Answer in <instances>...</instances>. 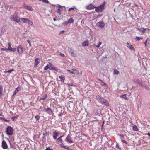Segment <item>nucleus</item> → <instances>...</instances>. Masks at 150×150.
<instances>
[{"mask_svg":"<svg viewBox=\"0 0 150 150\" xmlns=\"http://www.w3.org/2000/svg\"><path fill=\"white\" fill-rule=\"evenodd\" d=\"M14 71V69H12L11 70H8L7 71H6V72L10 73L12 71Z\"/></svg>","mask_w":150,"mask_h":150,"instance_id":"nucleus-47","label":"nucleus"},{"mask_svg":"<svg viewBox=\"0 0 150 150\" xmlns=\"http://www.w3.org/2000/svg\"><path fill=\"white\" fill-rule=\"evenodd\" d=\"M63 136H64V135H62L59 138H57V141L58 142L60 143H62L63 142V141L61 139V138L63 137Z\"/></svg>","mask_w":150,"mask_h":150,"instance_id":"nucleus-16","label":"nucleus"},{"mask_svg":"<svg viewBox=\"0 0 150 150\" xmlns=\"http://www.w3.org/2000/svg\"><path fill=\"white\" fill-rule=\"evenodd\" d=\"M126 94H124V95H122L120 96V97L121 98H122L126 100H127V98L126 96Z\"/></svg>","mask_w":150,"mask_h":150,"instance_id":"nucleus-24","label":"nucleus"},{"mask_svg":"<svg viewBox=\"0 0 150 150\" xmlns=\"http://www.w3.org/2000/svg\"><path fill=\"white\" fill-rule=\"evenodd\" d=\"M132 129L134 131H137L138 130L137 126L136 125H134L132 127Z\"/></svg>","mask_w":150,"mask_h":150,"instance_id":"nucleus-23","label":"nucleus"},{"mask_svg":"<svg viewBox=\"0 0 150 150\" xmlns=\"http://www.w3.org/2000/svg\"><path fill=\"white\" fill-rule=\"evenodd\" d=\"M133 81L136 83H139L140 82L137 79H133Z\"/></svg>","mask_w":150,"mask_h":150,"instance_id":"nucleus-31","label":"nucleus"},{"mask_svg":"<svg viewBox=\"0 0 150 150\" xmlns=\"http://www.w3.org/2000/svg\"><path fill=\"white\" fill-rule=\"evenodd\" d=\"M64 32V31L63 30L60 32V33H62Z\"/></svg>","mask_w":150,"mask_h":150,"instance_id":"nucleus-61","label":"nucleus"},{"mask_svg":"<svg viewBox=\"0 0 150 150\" xmlns=\"http://www.w3.org/2000/svg\"><path fill=\"white\" fill-rule=\"evenodd\" d=\"M47 95H45L44 96H43V97L42 98H41L40 99V100H45V99H46V98H47Z\"/></svg>","mask_w":150,"mask_h":150,"instance_id":"nucleus-36","label":"nucleus"},{"mask_svg":"<svg viewBox=\"0 0 150 150\" xmlns=\"http://www.w3.org/2000/svg\"><path fill=\"white\" fill-rule=\"evenodd\" d=\"M7 29V27L5 26H3L2 28L1 29V31L3 32H5L6 31Z\"/></svg>","mask_w":150,"mask_h":150,"instance_id":"nucleus-21","label":"nucleus"},{"mask_svg":"<svg viewBox=\"0 0 150 150\" xmlns=\"http://www.w3.org/2000/svg\"><path fill=\"white\" fill-rule=\"evenodd\" d=\"M65 140L66 141L69 143H72L73 142V141L72 140L70 134H68Z\"/></svg>","mask_w":150,"mask_h":150,"instance_id":"nucleus-6","label":"nucleus"},{"mask_svg":"<svg viewBox=\"0 0 150 150\" xmlns=\"http://www.w3.org/2000/svg\"><path fill=\"white\" fill-rule=\"evenodd\" d=\"M3 87L2 85H0V97H1L3 95Z\"/></svg>","mask_w":150,"mask_h":150,"instance_id":"nucleus-17","label":"nucleus"},{"mask_svg":"<svg viewBox=\"0 0 150 150\" xmlns=\"http://www.w3.org/2000/svg\"><path fill=\"white\" fill-rule=\"evenodd\" d=\"M50 67L49 69L50 70H53L56 71H58V69L52 66V64L51 63H50Z\"/></svg>","mask_w":150,"mask_h":150,"instance_id":"nucleus-10","label":"nucleus"},{"mask_svg":"<svg viewBox=\"0 0 150 150\" xmlns=\"http://www.w3.org/2000/svg\"><path fill=\"white\" fill-rule=\"evenodd\" d=\"M56 12L59 15H60L61 14V11L60 8H58L56 10Z\"/></svg>","mask_w":150,"mask_h":150,"instance_id":"nucleus-30","label":"nucleus"},{"mask_svg":"<svg viewBox=\"0 0 150 150\" xmlns=\"http://www.w3.org/2000/svg\"><path fill=\"white\" fill-rule=\"evenodd\" d=\"M89 45V42L88 41H84L82 44V46L83 47L88 46Z\"/></svg>","mask_w":150,"mask_h":150,"instance_id":"nucleus-13","label":"nucleus"},{"mask_svg":"<svg viewBox=\"0 0 150 150\" xmlns=\"http://www.w3.org/2000/svg\"><path fill=\"white\" fill-rule=\"evenodd\" d=\"M96 25L101 28H103L105 26V24L102 21L99 22L97 23Z\"/></svg>","mask_w":150,"mask_h":150,"instance_id":"nucleus-7","label":"nucleus"},{"mask_svg":"<svg viewBox=\"0 0 150 150\" xmlns=\"http://www.w3.org/2000/svg\"><path fill=\"white\" fill-rule=\"evenodd\" d=\"M35 117L37 120H38L40 118V116L39 115H36L35 116Z\"/></svg>","mask_w":150,"mask_h":150,"instance_id":"nucleus-40","label":"nucleus"},{"mask_svg":"<svg viewBox=\"0 0 150 150\" xmlns=\"http://www.w3.org/2000/svg\"><path fill=\"white\" fill-rule=\"evenodd\" d=\"M10 19L11 21H13L16 22L17 23H18L21 21V18H19L18 14L17 13H14L11 15L10 18Z\"/></svg>","mask_w":150,"mask_h":150,"instance_id":"nucleus-2","label":"nucleus"},{"mask_svg":"<svg viewBox=\"0 0 150 150\" xmlns=\"http://www.w3.org/2000/svg\"><path fill=\"white\" fill-rule=\"evenodd\" d=\"M17 51L18 52L19 54L23 53V49L21 45H19L17 47Z\"/></svg>","mask_w":150,"mask_h":150,"instance_id":"nucleus-5","label":"nucleus"},{"mask_svg":"<svg viewBox=\"0 0 150 150\" xmlns=\"http://www.w3.org/2000/svg\"><path fill=\"white\" fill-rule=\"evenodd\" d=\"M105 2L104 1L103 2V4H102V5H103V7L104 8V6L105 5Z\"/></svg>","mask_w":150,"mask_h":150,"instance_id":"nucleus-56","label":"nucleus"},{"mask_svg":"<svg viewBox=\"0 0 150 150\" xmlns=\"http://www.w3.org/2000/svg\"><path fill=\"white\" fill-rule=\"evenodd\" d=\"M120 136H121V137H122L123 138H124V136L123 134H121L120 135Z\"/></svg>","mask_w":150,"mask_h":150,"instance_id":"nucleus-60","label":"nucleus"},{"mask_svg":"<svg viewBox=\"0 0 150 150\" xmlns=\"http://www.w3.org/2000/svg\"><path fill=\"white\" fill-rule=\"evenodd\" d=\"M45 111L48 114H50L53 113L52 111L51 110L50 108H49L45 109Z\"/></svg>","mask_w":150,"mask_h":150,"instance_id":"nucleus-15","label":"nucleus"},{"mask_svg":"<svg viewBox=\"0 0 150 150\" xmlns=\"http://www.w3.org/2000/svg\"><path fill=\"white\" fill-rule=\"evenodd\" d=\"M4 121H6V122H9V120H6V119H4Z\"/></svg>","mask_w":150,"mask_h":150,"instance_id":"nucleus-59","label":"nucleus"},{"mask_svg":"<svg viewBox=\"0 0 150 150\" xmlns=\"http://www.w3.org/2000/svg\"><path fill=\"white\" fill-rule=\"evenodd\" d=\"M21 90V88L19 87H18L16 88L15 91H14L13 95L16 94V93L19 91Z\"/></svg>","mask_w":150,"mask_h":150,"instance_id":"nucleus-19","label":"nucleus"},{"mask_svg":"<svg viewBox=\"0 0 150 150\" xmlns=\"http://www.w3.org/2000/svg\"><path fill=\"white\" fill-rule=\"evenodd\" d=\"M127 47L129 48L130 49L132 50L133 51H135V49L130 44L127 43Z\"/></svg>","mask_w":150,"mask_h":150,"instance_id":"nucleus-12","label":"nucleus"},{"mask_svg":"<svg viewBox=\"0 0 150 150\" xmlns=\"http://www.w3.org/2000/svg\"><path fill=\"white\" fill-rule=\"evenodd\" d=\"M57 7H59V8H61L62 7V6L59 5V4H58L57 6H56Z\"/></svg>","mask_w":150,"mask_h":150,"instance_id":"nucleus-53","label":"nucleus"},{"mask_svg":"<svg viewBox=\"0 0 150 150\" xmlns=\"http://www.w3.org/2000/svg\"><path fill=\"white\" fill-rule=\"evenodd\" d=\"M116 147H117V148H118L119 149H120V148H119V145H118V144L117 143V144H116Z\"/></svg>","mask_w":150,"mask_h":150,"instance_id":"nucleus-54","label":"nucleus"},{"mask_svg":"<svg viewBox=\"0 0 150 150\" xmlns=\"http://www.w3.org/2000/svg\"><path fill=\"white\" fill-rule=\"evenodd\" d=\"M42 1L43 2L46 3H49V1L48 0H42Z\"/></svg>","mask_w":150,"mask_h":150,"instance_id":"nucleus-42","label":"nucleus"},{"mask_svg":"<svg viewBox=\"0 0 150 150\" xmlns=\"http://www.w3.org/2000/svg\"><path fill=\"white\" fill-rule=\"evenodd\" d=\"M38 58H36L35 59V63H34V66L35 67H37V66L38 65L39 63V62L38 61Z\"/></svg>","mask_w":150,"mask_h":150,"instance_id":"nucleus-18","label":"nucleus"},{"mask_svg":"<svg viewBox=\"0 0 150 150\" xmlns=\"http://www.w3.org/2000/svg\"><path fill=\"white\" fill-rule=\"evenodd\" d=\"M53 137L54 139H56L57 137L58 136L59 133L57 132L56 131L53 132Z\"/></svg>","mask_w":150,"mask_h":150,"instance_id":"nucleus-11","label":"nucleus"},{"mask_svg":"<svg viewBox=\"0 0 150 150\" xmlns=\"http://www.w3.org/2000/svg\"><path fill=\"white\" fill-rule=\"evenodd\" d=\"M61 115V114H60V115H59V117Z\"/></svg>","mask_w":150,"mask_h":150,"instance_id":"nucleus-64","label":"nucleus"},{"mask_svg":"<svg viewBox=\"0 0 150 150\" xmlns=\"http://www.w3.org/2000/svg\"><path fill=\"white\" fill-rule=\"evenodd\" d=\"M96 8V6H94L92 4H91L87 6L86 7V8L88 10H91L93 9Z\"/></svg>","mask_w":150,"mask_h":150,"instance_id":"nucleus-9","label":"nucleus"},{"mask_svg":"<svg viewBox=\"0 0 150 150\" xmlns=\"http://www.w3.org/2000/svg\"><path fill=\"white\" fill-rule=\"evenodd\" d=\"M147 39L146 40L145 42H144V44L145 47L147 46Z\"/></svg>","mask_w":150,"mask_h":150,"instance_id":"nucleus-46","label":"nucleus"},{"mask_svg":"<svg viewBox=\"0 0 150 150\" xmlns=\"http://www.w3.org/2000/svg\"><path fill=\"white\" fill-rule=\"evenodd\" d=\"M27 42L29 44L30 46H31V44L30 41L29 40H27Z\"/></svg>","mask_w":150,"mask_h":150,"instance_id":"nucleus-51","label":"nucleus"},{"mask_svg":"<svg viewBox=\"0 0 150 150\" xmlns=\"http://www.w3.org/2000/svg\"><path fill=\"white\" fill-rule=\"evenodd\" d=\"M98 80H99V81H100V82H101L102 83V82H103V80H102L101 79H98Z\"/></svg>","mask_w":150,"mask_h":150,"instance_id":"nucleus-57","label":"nucleus"},{"mask_svg":"<svg viewBox=\"0 0 150 150\" xmlns=\"http://www.w3.org/2000/svg\"><path fill=\"white\" fill-rule=\"evenodd\" d=\"M68 24V23H67V22H63L62 23V25L64 26H65Z\"/></svg>","mask_w":150,"mask_h":150,"instance_id":"nucleus-41","label":"nucleus"},{"mask_svg":"<svg viewBox=\"0 0 150 150\" xmlns=\"http://www.w3.org/2000/svg\"><path fill=\"white\" fill-rule=\"evenodd\" d=\"M60 55L61 57H65V55L64 54L60 53Z\"/></svg>","mask_w":150,"mask_h":150,"instance_id":"nucleus-49","label":"nucleus"},{"mask_svg":"<svg viewBox=\"0 0 150 150\" xmlns=\"http://www.w3.org/2000/svg\"><path fill=\"white\" fill-rule=\"evenodd\" d=\"M17 117L16 116H13L12 117L11 119L12 120H14Z\"/></svg>","mask_w":150,"mask_h":150,"instance_id":"nucleus-50","label":"nucleus"},{"mask_svg":"<svg viewBox=\"0 0 150 150\" xmlns=\"http://www.w3.org/2000/svg\"><path fill=\"white\" fill-rule=\"evenodd\" d=\"M16 48H12L9 51L10 52H14L16 51Z\"/></svg>","mask_w":150,"mask_h":150,"instance_id":"nucleus-37","label":"nucleus"},{"mask_svg":"<svg viewBox=\"0 0 150 150\" xmlns=\"http://www.w3.org/2000/svg\"><path fill=\"white\" fill-rule=\"evenodd\" d=\"M2 146L4 149H7L8 148V146L5 141L3 140L2 143Z\"/></svg>","mask_w":150,"mask_h":150,"instance_id":"nucleus-8","label":"nucleus"},{"mask_svg":"<svg viewBox=\"0 0 150 150\" xmlns=\"http://www.w3.org/2000/svg\"><path fill=\"white\" fill-rule=\"evenodd\" d=\"M101 44H102V42H99V43H98V45H95V44H94V45L95 46H96V47H97L98 48H99V47L100 46V45Z\"/></svg>","mask_w":150,"mask_h":150,"instance_id":"nucleus-35","label":"nucleus"},{"mask_svg":"<svg viewBox=\"0 0 150 150\" xmlns=\"http://www.w3.org/2000/svg\"><path fill=\"white\" fill-rule=\"evenodd\" d=\"M71 55H72L73 57H76V54L75 53H74V52H71Z\"/></svg>","mask_w":150,"mask_h":150,"instance_id":"nucleus-38","label":"nucleus"},{"mask_svg":"<svg viewBox=\"0 0 150 150\" xmlns=\"http://www.w3.org/2000/svg\"><path fill=\"white\" fill-rule=\"evenodd\" d=\"M102 83H103V85H106V84L103 81Z\"/></svg>","mask_w":150,"mask_h":150,"instance_id":"nucleus-55","label":"nucleus"},{"mask_svg":"<svg viewBox=\"0 0 150 150\" xmlns=\"http://www.w3.org/2000/svg\"><path fill=\"white\" fill-rule=\"evenodd\" d=\"M53 20L54 21H56V19L55 18H53Z\"/></svg>","mask_w":150,"mask_h":150,"instance_id":"nucleus-63","label":"nucleus"},{"mask_svg":"<svg viewBox=\"0 0 150 150\" xmlns=\"http://www.w3.org/2000/svg\"><path fill=\"white\" fill-rule=\"evenodd\" d=\"M8 47L7 48L8 51H9L12 48L11 46V44L10 42L8 43Z\"/></svg>","mask_w":150,"mask_h":150,"instance_id":"nucleus-27","label":"nucleus"},{"mask_svg":"<svg viewBox=\"0 0 150 150\" xmlns=\"http://www.w3.org/2000/svg\"><path fill=\"white\" fill-rule=\"evenodd\" d=\"M121 142L122 143H125L126 144H127V142L125 140L121 139Z\"/></svg>","mask_w":150,"mask_h":150,"instance_id":"nucleus-43","label":"nucleus"},{"mask_svg":"<svg viewBox=\"0 0 150 150\" xmlns=\"http://www.w3.org/2000/svg\"><path fill=\"white\" fill-rule=\"evenodd\" d=\"M25 8L26 9H27L28 10H30V11H31L32 9V8L30 6H25Z\"/></svg>","mask_w":150,"mask_h":150,"instance_id":"nucleus-32","label":"nucleus"},{"mask_svg":"<svg viewBox=\"0 0 150 150\" xmlns=\"http://www.w3.org/2000/svg\"><path fill=\"white\" fill-rule=\"evenodd\" d=\"M143 38L142 37H137V36L135 38V39L136 40H137L138 41L140 40H141Z\"/></svg>","mask_w":150,"mask_h":150,"instance_id":"nucleus-26","label":"nucleus"},{"mask_svg":"<svg viewBox=\"0 0 150 150\" xmlns=\"http://www.w3.org/2000/svg\"><path fill=\"white\" fill-rule=\"evenodd\" d=\"M45 150H53L52 149H51L50 147H48Z\"/></svg>","mask_w":150,"mask_h":150,"instance_id":"nucleus-52","label":"nucleus"},{"mask_svg":"<svg viewBox=\"0 0 150 150\" xmlns=\"http://www.w3.org/2000/svg\"><path fill=\"white\" fill-rule=\"evenodd\" d=\"M119 72L117 70L115 69L114 70L113 73L114 74H116V75H117L118 74Z\"/></svg>","mask_w":150,"mask_h":150,"instance_id":"nucleus-34","label":"nucleus"},{"mask_svg":"<svg viewBox=\"0 0 150 150\" xmlns=\"http://www.w3.org/2000/svg\"><path fill=\"white\" fill-rule=\"evenodd\" d=\"M72 70L73 71L74 73L78 74L79 73V71L74 69H72Z\"/></svg>","mask_w":150,"mask_h":150,"instance_id":"nucleus-25","label":"nucleus"},{"mask_svg":"<svg viewBox=\"0 0 150 150\" xmlns=\"http://www.w3.org/2000/svg\"><path fill=\"white\" fill-rule=\"evenodd\" d=\"M103 5H101L98 7H96V8H96L95 11L97 12L102 11L104 8L103 7Z\"/></svg>","mask_w":150,"mask_h":150,"instance_id":"nucleus-4","label":"nucleus"},{"mask_svg":"<svg viewBox=\"0 0 150 150\" xmlns=\"http://www.w3.org/2000/svg\"><path fill=\"white\" fill-rule=\"evenodd\" d=\"M67 21V23H73L74 22V20L72 18H70Z\"/></svg>","mask_w":150,"mask_h":150,"instance_id":"nucleus-22","label":"nucleus"},{"mask_svg":"<svg viewBox=\"0 0 150 150\" xmlns=\"http://www.w3.org/2000/svg\"><path fill=\"white\" fill-rule=\"evenodd\" d=\"M59 78L63 80L64 81L65 80V77L64 75H61L59 76Z\"/></svg>","mask_w":150,"mask_h":150,"instance_id":"nucleus-29","label":"nucleus"},{"mask_svg":"<svg viewBox=\"0 0 150 150\" xmlns=\"http://www.w3.org/2000/svg\"><path fill=\"white\" fill-rule=\"evenodd\" d=\"M1 50L2 51H8L7 48H2Z\"/></svg>","mask_w":150,"mask_h":150,"instance_id":"nucleus-39","label":"nucleus"},{"mask_svg":"<svg viewBox=\"0 0 150 150\" xmlns=\"http://www.w3.org/2000/svg\"><path fill=\"white\" fill-rule=\"evenodd\" d=\"M67 71L68 72H69V73H71V74H73V73H74L73 71H71V70H67Z\"/></svg>","mask_w":150,"mask_h":150,"instance_id":"nucleus-48","label":"nucleus"},{"mask_svg":"<svg viewBox=\"0 0 150 150\" xmlns=\"http://www.w3.org/2000/svg\"><path fill=\"white\" fill-rule=\"evenodd\" d=\"M96 98L98 102L102 104H104L106 106H109V105L108 102L105 99L101 98L99 95L96 96Z\"/></svg>","mask_w":150,"mask_h":150,"instance_id":"nucleus-1","label":"nucleus"},{"mask_svg":"<svg viewBox=\"0 0 150 150\" xmlns=\"http://www.w3.org/2000/svg\"><path fill=\"white\" fill-rule=\"evenodd\" d=\"M0 119L2 120H4L5 118H4L3 117H0Z\"/></svg>","mask_w":150,"mask_h":150,"instance_id":"nucleus-58","label":"nucleus"},{"mask_svg":"<svg viewBox=\"0 0 150 150\" xmlns=\"http://www.w3.org/2000/svg\"><path fill=\"white\" fill-rule=\"evenodd\" d=\"M49 68H50V65H47V66L45 67L44 68V69L45 70H46L48 69H49Z\"/></svg>","mask_w":150,"mask_h":150,"instance_id":"nucleus-33","label":"nucleus"},{"mask_svg":"<svg viewBox=\"0 0 150 150\" xmlns=\"http://www.w3.org/2000/svg\"><path fill=\"white\" fill-rule=\"evenodd\" d=\"M28 18H21V21L20 22H23V23H27Z\"/></svg>","mask_w":150,"mask_h":150,"instance_id":"nucleus-20","label":"nucleus"},{"mask_svg":"<svg viewBox=\"0 0 150 150\" xmlns=\"http://www.w3.org/2000/svg\"><path fill=\"white\" fill-rule=\"evenodd\" d=\"M147 29L148 30H149V29L144 28H143L142 27L140 28H137V30L142 31L143 33H144Z\"/></svg>","mask_w":150,"mask_h":150,"instance_id":"nucleus-14","label":"nucleus"},{"mask_svg":"<svg viewBox=\"0 0 150 150\" xmlns=\"http://www.w3.org/2000/svg\"><path fill=\"white\" fill-rule=\"evenodd\" d=\"M27 23H28V24L29 25H32L33 24V22L29 20L28 19Z\"/></svg>","mask_w":150,"mask_h":150,"instance_id":"nucleus-28","label":"nucleus"},{"mask_svg":"<svg viewBox=\"0 0 150 150\" xmlns=\"http://www.w3.org/2000/svg\"><path fill=\"white\" fill-rule=\"evenodd\" d=\"M75 8H76L75 7H74L72 8H69V11H70L72 10H74V9Z\"/></svg>","mask_w":150,"mask_h":150,"instance_id":"nucleus-45","label":"nucleus"},{"mask_svg":"<svg viewBox=\"0 0 150 150\" xmlns=\"http://www.w3.org/2000/svg\"><path fill=\"white\" fill-rule=\"evenodd\" d=\"M67 146H64V145L63 144H62V145H61V147H62L64 148L65 149H66V148H67Z\"/></svg>","mask_w":150,"mask_h":150,"instance_id":"nucleus-44","label":"nucleus"},{"mask_svg":"<svg viewBox=\"0 0 150 150\" xmlns=\"http://www.w3.org/2000/svg\"><path fill=\"white\" fill-rule=\"evenodd\" d=\"M147 135L148 136H149V137H150V133H148L147 134Z\"/></svg>","mask_w":150,"mask_h":150,"instance_id":"nucleus-62","label":"nucleus"},{"mask_svg":"<svg viewBox=\"0 0 150 150\" xmlns=\"http://www.w3.org/2000/svg\"><path fill=\"white\" fill-rule=\"evenodd\" d=\"M6 131L7 135H11L13 134V129L10 126H8L7 128Z\"/></svg>","mask_w":150,"mask_h":150,"instance_id":"nucleus-3","label":"nucleus"}]
</instances>
